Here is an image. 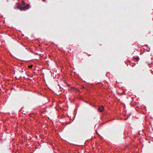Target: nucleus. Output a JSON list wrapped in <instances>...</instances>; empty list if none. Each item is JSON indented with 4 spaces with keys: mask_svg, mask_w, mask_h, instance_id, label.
<instances>
[{
    "mask_svg": "<svg viewBox=\"0 0 153 153\" xmlns=\"http://www.w3.org/2000/svg\"><path fill=\"white\" fill-rule=\"evenodd\" d=\"M23 6H18V8L21 10H25L29 8V7H28L29 6L28 5H26L25 4V3L24 2H23Z\"/></svg>",
    "mask_w": 153,
    "mask_h": 153,
    "instance_id": "f257e3e1",
    "label": "nucleus"
},
{
    "mask_svg": "<svg viewBox=\"0 0 153 153\" xmlns=\"http://www.w3.org/2000/svg\"><path fill=\"white\" fill-rule=\"evenodd\" d=\"M104 108V107L103 106H102V107H98V109L101 112H102Z\"/></svg>",
    "mask_w": 153,
    "mask_h": 153,
    "instance_id": "f03ea898",
    "label": "nucleus"
},
{
    "mask_svg": "<svg viewBox=\"0 0 153 153\" xmlns=\"http://www.w3.org/2000/svg\"><path fill=\"white\" fill-rule=\"evenodd\" d=\"M134 59L136 60L137 61H138L139 59V58L138 57H137L136 58H134Z\"/></svg>",
    "mask_w": 153,
    "mask_h": 153,
    "instance_id": "7ed1b4c3",
    "label": "nucleus"
},
{
    "mask_svg": "<svg viewBox=\"0 0 153 153\" xmlns=\"http://www.w3.org/2000/svg\"><path fill=\"white\" fill-rule=\"evenodd\" d=\"M32 66H33V65H29L28 66V67L29 68H32Z\"/></svg>",
    "mask_w": 153,
    "mask_h": 153,
    "instance_id": "20e7f679",
    "label": "nucleus"
},
{
    "mask_svg": "<svg viewBox=\"0 0 153 153\" xmlns=\"http://www.w3.org/2000/svg\"><path fill=\"white\" fill-rule=\"evenodd\" d=\"M96 133L97 134V131H96Z\"/></svg>",
    "mask_w": 153,
    "mask_h": 153,
    "instance_id": "39448f33",
    "label": "nucleus"
}]
</instances>
